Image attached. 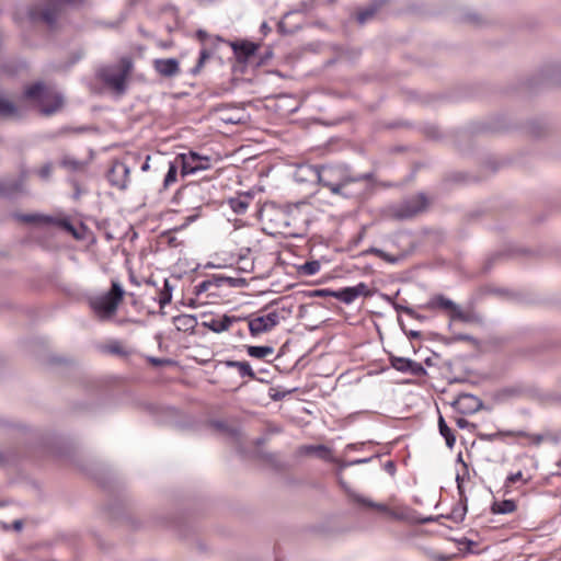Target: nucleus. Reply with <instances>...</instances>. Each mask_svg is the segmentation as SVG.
Listing matches in <instances>:
<instances>
[{
    "instance_id": "f257e3e1",
    "label": "nucleus",
    "mask_w": 561,
    "mask_h": 561,
    "mask_svg": "<svg viewBox=\"0 0 561 561\" xmlns=\"http://www.w3.org/2000/svg\"><path fill=\"white\" fill-rule=\"evenodd\" d=\"M301 171H308L312 174L314 180L324 187H328L334 195L350 196L346 187L351 183L367 181L370 174L354 175L344 165H307L301 168Z\"/></svg>"
},
{
    "instance_id": "f03ea898",
    "label": "nucleus",
    "mask_w": 561,
    "mask_h": 561,
    "mask_svg": "<svg viewBox=\"0 0 561 561\" xmlns=\"http://www.w3.org/2000/svg\"><path fill=\"white\" fill-rule=\"evenodd\" d=\"M125 291L117 280H113L110 290L89 296L88 302L100 321L111 320L117 312Z\"/></svg>"
},
{
    "instance_id": "7ed1b4c3",
    "label": "nucleus",
    "mask_w": 561,
    "mask_h": 561,
    "mask_svg": "<svg viewBox=\"0 0 561 561\" xmlns=\"http://www.w3.org/2000/svg\"><path fill=\"white\" fill-rule=\"evenodd\" d=\"M83 0H42V3L31 5L26 10V19L30 23H43L49 28L56 25L57 18L64 3L79 4Z\"/></svg>"
},
{
    "instance_id": "20e7f679",
    "label": "nucleus",
    "mask_w": 561,
    "mask_h": 561,
    "mask_svg": "<svg viewBox=\"0 0 561 561\" xmlns=\"http://www.w3.org/2000/svg\"><path fill=\"white\" fill-rule=\"evenodd\" d=\"M24 95L26 99L35 101L46 116L56 113L62 105V96L53 93L42 82L28 87Z\"/></svg>"
},
{
    "instance_id": "39448f33",
    "label": "nucleus",
    "mask_w": 561,
    "mask_h": 561,
    "mask_svg": "<svg viewBox=\"0 0 561 561\" xmlns=\"http://www.w3.org/2000/svg\"><path fill=\"white\" fill-rule=\"evenodd\" d=\"M427 205V197L423 193H420L408 197L398 204L389 206L387 209V216L398 220L411 219L424 211Z\"/></svg>"
},
{
    "instance_id": "423d86ee",
    "label": "nucleus",
    "mask_w": 561,
    "mask_h": 561,
    "mask_svg": "<svg viewBox=\"0 0 561 561\" xmlns=\"http://www.w3.org/2000/svg\"><path fill=\"white\" fill-rule=\"evenodd\" d=\"M131 70V62L123 59L119 65L107 67L101 70L100 77L102 81L118 94L126 91V81Z\"/></svg>"
},
{
    "instance_id": "0eeeda50",
    "label": "nucleus",
    "mask_w": 561,
    "mask_h": 561,
    "mask_svg": "<svg viewBox=\"0 0 561 561\" xmlns=\"http://www.w3.org/2000/svg\"><path fill=\"white\" fill-rule=\"evenodd\" d=\"M426 309H443L447 311L450 316V319L453 321H462V322H470L472 319V316L470 312H467L460 308L457 304H455L449 298L443 296V295H436L433 298H431L426 305L424 306Z\"/></svg>"
},
{
    "instance_id": "6e6552de",
    "label": "nucleus",
    "mask_w": 561,
    "mask_h": 561,
    "mask_svg": "<svg viewBox=\"0 0 561 561\" xmlns=\"http://www.w3.org/2000/svg\"><path fill=\"white\" fill-rule=\"evenodd\" d=\"M176 157L181 164V172L183 176L207 170L210 167V159L208 157L199 156L194 151L179 153Z\"/></svg>"
},
{
    "instance_id": "1a4fd4ad",
    "label": "nucleus",
    "mask_w": 561,
    "mask_h": 561,
    "mask_svg": "<svg viewBox=\"0 0 561 561\" xmlns=\"http://www.w3.org/2000/svg\"><path fill=\"white\" fill-rule=\"evenodd\" d=\"M279 323V314L272 311L265 316H260L249 320V331L252 336L272 331Z\"/></svg>"
},
{
    "instance_id": "9d476101",
    "label": "nucleus",
    "mask_w": 561,
    "mask_h": 561,
    "mask_svg": "<svg viewBox=\"0 0 561 561\" xmlns=\"http://www.w3.org/2000/svg\"><path fill=\"white\" fill-rule=\"evenodd\" d=\"M129 167L123 161H114L107 172V180L113 187L125 190L129 182Z\"/></svg>"
},
{
    "instance_id": "9b49d317",
    "label": "nucleus",
    "mask_w": 561,
    "mask_h": 561,
    "mask_svg": "<svg viewBox=\"0 0 561 561\" xmlns=\"http://www.w3.org/2000/svg\"><path fill=\"white\" fill-rule=\"evenodd\" d=\"M18 218L24 222H30V224L38 222V224L55 225V226L62 228L67 232L71 233L73 237H76V238L78 237L76 228L67 219L54 218L50 216H45V215H39V214L21 215Z\"/></svg>"
},
{
    "instance_id": "f8f14e48",
    "label": "nucleus",
    "mask_w": 561,
    "mask_h": 561,
    "mask_svg": "<svg viewBox=\"0 0 561 561\" xmlns=\"http://www.w3.org/2000/svg\"><path fill=\"white\" fill-rule=\"evenodd\" d=\"M360 296H371V291L368 285L363 282L352 287H344L339 290H335V293L333 294L334 298L339 299L340 301L346 305H351Z\"/></svg>"
},
{
    "instance_id": "ddd939ff",
    "label": "nucleus",
    "mask_w": 561,
    "mask_h": 561,
    "mask_svg": "<svg viewBox=\"0 0 561 561\" xmlns=\"http://www.w3.org/2000/svg\"><path fill=\"white\" fill-rule=\"evenodd\" d=\"M217 111L220 119L226 124L239 125L244 124L248 119L244 108L239 106L221 105Z\"/></svg>"
},
{
    "instance_id": "4468645a",
    "label": "nucleus",
    "mask_w": 561,
    "mask_h": 561,
    "mask_svg": "<svg viewBox=\"0 0 561 561\" xmlns=\"http://www.w3.org/2000/svg\"><path fill=\"white\" fill-rule=\"evenodd\" d=\"M391 366L401 373H409L413 376L420 377L426 374L425 368L422 366V364L414 362L410 358L405 357H396L392 356L390 358Z\"/></svg>"
},
{
    "instance_id": "2eb2a0df",
    "label": "nucleus",
    "mask_w": 561,
    "mask_h": 561,
    "mask_svg": "<svg viewBox=\"0 0 561 561\" xmlns=\"http://www.w3.org/2000/svg\"><path fill=\"white\" fill-rule=\"evenodd\" d=\"M26 174L22 173L16 179H5L0 182V195L4 197H12L16 194L24 192V183Z\"/></svg>"
},
{
    "instance_id": "dca6fc26",
    "label": "nucleus",
    "mask_w": 561,
    "mask_h": 561,
    "mask_svg": "<svg viewBox=\"0 0 561 561\" xmlns=\"http://www.w3.org/2000/svg\"><path fill=\"white\" fill-rule=\"evenodd\" d=\"M156 71L165 78H172L179 75L180 66L175 58L156 59L154 62Z\"/></svg>"
},
{
    "instance_id": "f3484780",
    "label": "nucleus",
    "mask_w": 561,
    "mask_h": 561,
    "mask_svg": "<svg viewBox=\"0 0 561 561\" xmlns=\"http://www.w3.org/2000/svg\"><path fill=\"white\" fill-rule=\"evenodd\" d=\"M456 404L463 414L474 413L482 408V401L472 394L460 396Z\"/></svg>"
},
{
    "instance_id": "a211bd4d",
    "label": "nucleus",
    "mask_w": 561,
    "mask_h": 561,
    "mask_svg": "<svg viewBox=\"0 0 561 561\" xmlns=\"http://www.w3.org/2000/svg\"><path fill=\"white\" fill-rule=\"evenodd\" d=\"M236 321H238V318L225 314L221 318L210 319L203 324L215 333H222L228 331Z\"/></svg>"
},
{
    "instance_id": "6ab92c4d",
    "label": "nucleus",
    "mask_w": 561,
    "mask_h": 561,
    "mask_svg": "<svg viewBox=\"0 0 561 561\" xmlns=\"http://www.w3.org/2000/svg\"><path fill=\"white\" fill-rule=\"evenodd\" d=\"M231 47L239 60H248L256 51L257 46L250 42L231 43Z\"/></svg>"
},
{
    "instance_id": "aec40b11",
    "label": "nucleus",
    "mask_w": 561,
    "mask_h": 561,
    "mask_svg": "<svg viewBox=\"0 0 561 561\" xmlns=\"http://www.w3.org/2000/svg\"><path fill=\"white\" fill-rule=\"evenodd\" d=\"M354 500L362 504V505H365V506H368V507H373V508H376L378 510L379 512H382L389 516H391L392 518H401V516L399 514H397L396 512H393L392 510H390L387 505L385 504H380V503H375L368 499H365L360 495H354Z\"/></svg>"
},
{
    "instance_id": "412c9836",
    "label": "nucleus",
    "mask_w": 561,
    "mask_h": 561,
    "mask_svg": "<svg viewBox=\"0 0 561 561\" xmlns=\"http://www.w3.org/2000/svg\"><path fill=\"white\" fill-rule=\"evenodd\" d=\"M0 116L4 118H20V110L8 99L0 95Z\"/></svg>"
},
{
    "instance_id": "4be33fe9",
    "label": "nucleus",
    "mask_w": 561,
    "mask_h": 561,
    "mask_svg": "<svg viewBox=\"0 0 561 561\" xmlns=\"http://www.w3.org/2000/svg\"><path fill=\"white\" fill-rule=\"evenodd\" d=\"M226 366L229 368H236L240 377H249L251 379H256L255 373L248 362L227 360Z\"/></svg>"
},
{
    "instance_id": "5701e85b",
    "label": "nucleus",
    "mask_w": 561,
    "mask_h": 561,
    "mask_svg": "<svg viewBox=\"0 0 561 561\" xmlns=\"http://www.w3.org/2000/svg\"><path fill=\"white\" fill-rule=\"evenodd\" d=\"M179 168H181V164L178 161V157H175L173 161H171V160L168 161V172L163 180L164 188H169L171 185H173L176 182Z\"/></svg>"
},
{
    "instance_id": "b1692460",
    "label": "nucleus",
    "mask_w": 561,
    "mask_h": 561,
    "mask_svg": "<svg viewBox=\"0 0 561 561\" xmlns=\"http://www.w3.org/2000/svg\"><path fill=\"white\" fill-rule=\"evenodd\" d=\"M174 323L179 330H193L197 324V319L192 314H181L174 318Z\"/></svg>"
},
{
    "instance_id": "393cba45",
    "label": "nucleus",
    "mask_w": 561,
    "mask_h": 561,
    "mask_svg": "<svg viewBox=\"0 0 561 561\" xmlns=\"http://www.w3.org/2000/svg\"><path fill=\"white\" fill-rule=\"evenodd\" d=\"M247 353L249 356H251L253 358L262 359V358L273 355L274 348L268 345H261V346L249 345V346H247Z\"/></svg>"
},
{
    "instance_id": "a878e982",
    "label": "nucleus",
    "mask_w": 561,
    "mask_h": 561,
    "mask_svg": "<svg viewBox=\"0 0 561 561\" xmlns=\"http://www.w3.org/2000/svg\"><path fill=\"white\" fill-rule=\"evenodd\" d=\"M516 510V504L513 500H504L501 502H494L491 506V511L494 514H511Z\"/></svg>"
},
{
    "instance_id": "bb28decb",
    "label": "nucleus",
    "mask_w": 561,
    "mask_h": 561,
    "mask_svg": "<svg viewBox=\"0 0 561 561\" xmlns=\"http://www.w3.org/2000/svg\"><path fill=\"white\" fill-rule=\"evenodd\" d=\"M438 428H439L440 435L446 440V445L449 448H453L454 445H455V442H456V437H455L453 431L446 424V422H445V420H444V417L442 415H439V419H438Z\"/></svg>"
},
{
    "instance_id": "cd10ccee",
    "label": "nucleus",
    "mask_w": 561,
    "mask_h": 561,
    "mask_svg": "<svg viewBox=\"0 0 561 561\" xmlns=\"http://www.w3.org/2000/svg\"><path fill=\"white\" fill-rule=\"evenodd\" d=\"M300 451L305 455H317L320 458H327L330 450L324 445H307L302 446Z\"/></svg>"
},
{
    "instance_id": "c85d7f7f",
    "label": "nucleus",
    "mask_w": 561,
    "mask_h": 561,
    "mask_svg": "<svg viewBox=\"0 0 561 561\" xmlns=\"http://www.w3.org/2000/svg\"><path fill=\"white\" fill-rule=\"evenodd\" d=\"M321 264L319 261H307L299 266L298 272L305 276L316 275L320 271Z\"/></svg>"
},
{
    "instance_id": "c756f323",
    "label": "nucleus",
    "mask_w": 561,
    "mask_h": 561,
    "mask_svg": "<svg viewBox=\"0 0 561 561\" xmlns=\"http://www.w3.org/2000/svg\"><path fill=\"white\" fill-rule=\"evenodd\" d=\"M522 481L523 483H527L528 482V478H525L523 472L522 471H517L516 473H512L510 474L505 482H504V490H505V494L510 492V488L516 483V482H519Z\"/></svg>"
},
{
    "instance_id": "7c9ffc66",
    "label": "nucleus",
    "mask_w": 561,
    "mask_h": 561,
    "mask_svg": "<svg viewBox=\"0 0 561 561\" xmlns=\"http://www.w3.org/2000/svg\"><path fill=\"white\" fill-rule=\"evenodd\" d=\"M376 12H377V5L376 4H371L368 8L360 10L357 13V21L360 24H364L367 21H369L376 14Z\"/></svg>"
},
{
    "instance_id": "2f4dec72",
    "label": "nucleus",
    "mask_w": 561,
    "mask_h": 561,
    "mask_svg": "<svg viewBox=\"0 0 561 561\" xmlns=\"http://www.w3.org/2000/svg\"><path fill=\"white\" fill-rule=\"evenodd\" d=\"M172 299V287L170 286L169 282L164 280V288L160 293L159 296V305L161 308L165 307L168 304L171 302Z\"/></svg>"
},
{
    "instance_id": "473e14b6",
    "label": "nucleus",
    "mask_w": 561,
    "mask_h": 561,
    "mask_svg": "<svg viewBox=\"0 0 561 561\" xmlns=\"http://www.w3.org/2000/svg\"><path fill=\"white\" fill-rule=\"evenodd\" d=\"M209 57H210V51L206 48H203L199 53V58H198L196 66L192 69V73L197 75L201 71V69L203 68L206 60L209 59Z\"/></svg>"
},
{
    "instance_id": "72a5a7b5",
    "label": "nucleus",
    "mask_w": 561,
    "mask_h": 561,
    "mask_svg": "<svg viewBox=\"0 0 561 561\" xmlns=\"http://www.w3.org/2000/svg\"><path fill=\"white\" fill-rule=\"evenodd\" d=\"M211 425L216 430L228 433L231 436L238 435V431L236 428L230 427L225 421H214Z\"/></svg>"
},
{
    "instance_id": "f704fd0d",
    "label": "nucleus",
    "mask_w": 561,
    "mask_h": 561,
    "mask_svg": "<svg viewBox=\"0 0 561 561\" xmlns=\"http://www.w3.org/2000/svg\"><path fill=\"white\" fill-rule=\"evenodd\" d=\"M334 293H335V290H331V289H314L309 293V296L310 297H327V296L333 297Z\"/></svg>"
},
{
    "instance_id": "c9c22d12",
    "label": "nucleus",
    "mask_w": 561,
    "mask_h": 561,
    "mask_svg": "<svg viewBox=\"0 0 561 561\" xmlns=\"http://www.w3.org/2000/svg\"><path fill=\"white\" fill-rule=\"evenodd\" d=\"M514 433L513 432H496V433H493V434H483V435H480V438L481 439H484V440H488V442H493L495 440L496 438L503 436V435H513Z\"/></svg>"
},
{
    "instance_id": "e433bc0d",
    "label": "nucleus",
    "mask_w": 561,
    "mask_h": 561,
    "mask_svg": "<svg viewBox=\"0 0 561 561\" xmlns=\"http://www.w3.org/2000/svg\"><path fill=\"white\" fill-rule=\"evenodd\" d=\"M53 172V167L50 163H46L45 165H43L39 170H38V175L44 179V180H47L50 174Z\"/></svg>"
},
{
    "instance_id": "4c0bfd02",
    "label": "nucleus",
    "mask_w": 561,
    "mask_h": 561,
    "mask_svg": "<svg viewBox=\"0 0 561 561\" xmlns=\"http://www.w3.org/2000/svg\"><path fill=\"white\" fill-rule=\"evenodd\" d=\"M210 286H211L210 280H203L197 286H195V294L201 295V294L207 291Z\"/></svg>"
},
{
    "instance_id": "58836bf2",
    "label": "nucleus",
    "mask_w": 561,
    "mask_h": 561,
    "mask_svg": "<svg viewBox=\"0 0 561 561\" xmlns=\"http://www.w3.org/2000/svg\"><path fill=\"white\" fill-rule=\"evenodd\" d=\"M61 164L66 168L72 169V170H77L80 165V163L78 161L70 159V158L62 159Z\"/></svg>"
},
{
    "instance_id": "ea45409f",
    "label": "nucleus",
    "mask_w": 561,
    "mask_h": 561,
    "mask_svg": "<svg viewBox=\"0 0 561 561\" xmlns=\"http://www.w3.org/2000/svg\"><path fill=\"white\" fill-rule=\"evenodd\" d=\"M153 160V161H161V160H164L163 157H160V156H156V157H150L148 156L146 161L144 162V164L141 165V170L142 171H148L150 169V161Z\"/></svg>"
},
{
    "instance_id": "a19ab883",
    "label": "nucleus",
    "mask_w": 561,
    "mask_h": 561,
    "mask_svg": "<svg viewBox=\"0 0 561 561\" xmlns=\"http://www.w3.org/2000/svg\"><path fill=\"white\" fill-rule=\"evenodd\" d=\"M467 512V507H460L453 511V516L456 520H462Z\"/></svg>"
},
{
    "instance_id": "79ce46f5",
    "label": "nucleus",
    "mask_w": 561,
    "mask_h": 561,
    "mask_svg": "<svg viewBox=\"0 0 561 561\" xmlns=\"http://www.w3.org/2000/svg\"><path fill=\"white\" fill-rule=\"evenodd\" d=\"M248 205L241 201H237L234 202V204L232 205V208L234 209V211L237 213H243L245 209H247Z\"/></svg>"
},
{
    "instance_id": "37998d69",
    "label": "nucleus",
    "mask_w": 561,
    "mask_h": 561,
    "mask_svg": "<svg viewBox=\"0 0 561 561\" xmlns=\"http://www.w3.org/2000/svg\"><path fill=\"white\" fill-rule=\"evenodd\" d=\"M456 424H457V426H458V427H460V428H466L467 426H469V425H470L469 421H468V420H466V419H463V417H459V419H457V420H456Z\"/></svg>"
},
{
    "instance_id": "c03bdc74",
    "label": "nucleus",
    "mask_w": 561,
    "mask_h": 561,
    "mask_svg": "<svg viewBox=\"0 0 561 561\" xmlns=\"http://www.w3.org/2000/svg\"><path fill=\"white\" fill-rule=\"evenodd\" d=\"M396 309L399 311H403L404 313H407L409 316H414V310L410 307L397 306Z\"/></svg>"
},
{
    "instance_id": "a18cd8bd",
    "label": "nucleus",
    "mask_w": 561,
    "mask_h": 561,
    "mask_svg": "<svg viewBox=\"0 0 561 561\" xmlns=\"http://www.w3.org/2000/svg\"><path fill=\"white\" fill-rule=\"evenodd\" d=\"M225 280L231 286H238L240 283H244V279H236L232 277H226Z\"/></svg>"
},
{
    "instance_id": "49530a36",
    "label": "nucleus",
    "mask_w": 561,
    "mask_h": 561,
    "mask_svg": "<svg viewBox=\"0 0 561 561\" xmlns=\"http://www.w3.org/2000/svg\"><path fill=\"white\" fill-rule=\"evenodd\" d=\"M456 482H457L458 491H459L460 495H462V492H463L462 491L463 477H461L459 473H457Z\"/></svg>"
},
{
    "instance_id": "de8ad7c7",
    "label": "nucleus",
    "mask_w": 561,
    "mask_h": 561,
    "mask_svg": "<svg viewBox=\"0 0 561 561\" xmlns=\"http://www.w3.org/2000/svg\"><path fill=\"white\" fill-rule=\"evenodd\" d=\"M196 36H197V38H198L201 42H203V43L206 41V38H208V34H207V32H206V31H204V30H198V31L196 32Z\"/></svg>"
},
{
    "instance_id": "09e8293b",
    "label": "nucleus",
    "mask_w": 561,
    "mask_h": 561,
    "mask_svg": "<svg viewBox=\"0 0 561 561\" xmlns=\"http://www.w3.org/2000/svg\"><path fill=\"white\" fill-rule=\"evenodd\" d=\"M13 529L20 531L23 528V522L21 519H16L13 522Z\"/></svg>"
},
{
    "instance_id": "8fccbe9b",
    "label": "nucleus",
    "mask_w": 561,
    "mask_h": 561,
    "mask_svg": "<svg viewBox=\"0 0 561 561\" xmlns=\"http://www.w3.org/2000/svg\"><path fill=\"white\" fill-rule=\"evenodd\" d=\"M435 561H447L448 560V557L444 556V554H433L432 557Z\"/></svg>"
},
{
    "instance_id": "3c124183",
    "label": "nucleus",
    "mask_w": 561,
    "mask_h": 561,
    "mask_svg": "<svg viewBox=\"0 0 561 561\" xmlns=\"http://www.w3.org/2000/svg\"><path fill=\"white\" fill-rule=\"evenodd\" d=\"M405 333L411 339H416V337L421 336V333L419 331H410V332H405Z\"/></svg>"
},
{
    "instance_id": "603ef678",
    "label": "nucleus",
    "mask_w": 561,
    "mask_h": 561,
    "mask_svg": "<svg viewBox=\"0 0 561 561\" xmlns=\"http://www.w3.org/2000/svg\"><path fill=\"white\" fill-rule=\"evenodd\" d=\"M196 217H197L196 215L186 217L185 218V224L183 225V227H185L188 224L193 222L196 219Z\"/></svg>"
},
{
    "instance_id": "864d4df0",
    "label": "nucleus",
    "mask_w": 561,
    "mask_h": 561,
    "mask_svg": "<svg viewBox=\"0 0 561 561\" xmlns=\"http://www.w3.org/2000/svg\"><path fill=\"white\" fill-rule=\"evenodd\" d=\"M7 461V455L4 451L0 449V465H3Z\"/></svg>"
},
{
    "instance_id": "5fc2aeb1",
    "label": "nucleus",
    "mask_w": 561,
    "mask_h": 561,
    "mask_svg": "<svg viewBox=\"0 0 561 561\" xmlns=\"http://www.w3.org/2000/svg\"><path fill=\"white\" fill-rule=\"evenodd\" d=\"M369 459L368 458H365V459H357V460H354L352 461L351 463L352 465H357V463H365V462H368Z\"/></svg>"
},
{
    "instance_id": "6e6d98bb",
    "label": "nucleus",
    "mask_w": 561,
    "mask_h": 561,
    "mask_svg": "<svg viewBox=\"0 0 561 561\" xmlns=\"http://www.w3.org/2000/svg\"><path fill=\"white\" fill-rule=\"evenodd\" d=\"M304 167H305V165H301V167L299 168V170H298V171H299V173H302V174H304V176H307V175H308V176H310V178L314 179L310 172H308V171H301V168H304Z\"/></svg>"
},
{
    "instance_id": "4d7b16f0",
    "label": "nucleus",
    "mask_w": 561,
    "mask_h": 561,
    "mask_svg": "<svg viewBox=\"0 0 561 561\" xmlns=\"http://www.w3.org/2000/svg\"><path fill=\"white\" fill-rule=\"evenodd\" d=\"M386 467H387L388 470H391V471L394 470V465H393L392 461L387 462Z\"/></svg>"
},
{
    "instance_id": "13d9d810",
    "label": "nucleus",
    "mask_w": 561,
    "mask_h": 561,
    "mask_svg": "<svg viewBox=\"0 0 561 561\" xmlns=\"http://www.w3.org/2000/svg\"><path fill=\"white\" fill-rule=\"evenodd\" d=\"M261 30L266 33L267 31H270V27L268 25L264 22L262 25H261Z\"/></svg>"
},
{
    "instance_id": "bf43d9fd",
    "label": "nucleus",
    "mask_w": 561,
    "mask_h": 561,
    "mask_svg": "<svg viewBox=\"0 0 561 561\" xmlns=\"http://www.w3.org/2000/svg\"><path fill=\"white\" fill-rule=\"evenodd\" d=\"M111 352L112 353H119V346L118 345L112 346L111 347Z\"/></svg>"
},
{
    "instance_id": "052dcab7",
    "label": "nucleus",
    "mask_w": 561,
    "mask_h": 561,
    "mask_svg": "<svg viewBox=\"0 0 561 561\" xmlns=\"http://www.w3.org/2000/svg\"><path fill=\"white\" fill-rule=\"evenodd\" d=\"M411 317H412V318H415V319H417V320H424V319H425V317H423V316H421V314H417V313H415V312H414V316H411Z\"/></svg>"
},
{
    "instance_id": "680f3d73",
    "label": "nucleus",
    "mask_w": 561,
    "mask_h": 561,
    "mask_svg": "<svg viewBox=\"0 0 561 561\" xmlns=\"http://www.w3.org/2000/svg\"><path fill=\"white\" fill-rule=\"evenodd\" d=\"M457 461L461 462V463L463 465V467H465V468H467V465H466V463L463 462V460H462V456H461V454H459V455H458V457H457Z\"/></svg>"
},
{
    "instance_id": "e2e57ef3",
    "label": "nucleus",
    "mask_w": 561,
    "mask_h": 561,
    "mask_svg": "<svg viewBox=\"0 0 561 561\" xmlns=\"http://www.w3.org/2000/svg\"><path fill=\"white\" fill-rule=\"evenodd\" d=\"M151 362L154 364V365H159L161 364V359H158V358H152Z\"/></svg>"
},
{
    "instance_id": "0e129e2a",
    "label": "nucleus",
    "mask_w": 561,
    "mask_h": 561,
    "mask_svg": "<svg viewBox=\"0 0 561 561\" xmlns=\"http://www.w3.org/2000/svg\"><path fill=\"white\" fill-rule=\"evenodd\" d=\"M471 337L468 335H459L458 340H470Z\"/></svg>"
},
{
    "instance_id": "69168bd1",
    "label": "nucleus",
    "mask_w": 561,
    "mask_h": 561,
    "mask_svg": "<svg viewBox=\"0 0 561 561\" xmlns=\"http://www.w3.org/2000/svg\"><path fill=\"white\" fill-rule=\"evenodd\" d=\"M241 270H242V271H244V272H249V271H250V268H248V267L245 266V264H242Z\"/></svg>"
},
{
    "instance_id": "338daca9",
    "label": "nucleus",
    "mask_w": 561,
    "mask_h": 561,
    "mask_svg": "<svg viewBox=\"0 0 561 561\" xmlns=\"http://www.w3.org/2000/svg\"><path fill=\"white\" fill-rule=\"evenodd\" d=\"M241 270H242V271H244V272H249V271H250V268H248V267L245 266V264H242Z\"/></svg>"
},
{
    "instance_id": "774afa93",
    "label": "nucleus",
    "mask_w": 561,
    "mask_h": 561,
    "mask_svg": "<svg viewBox=\"0 0 561 561\" xmlns=\"http://www.w3.org/2000/svg\"><path fill=\"white\" fill-rule=\"evenodd\" d=\"M553 401H561V397H551Z\"/></svg>"
}]
</instances>
